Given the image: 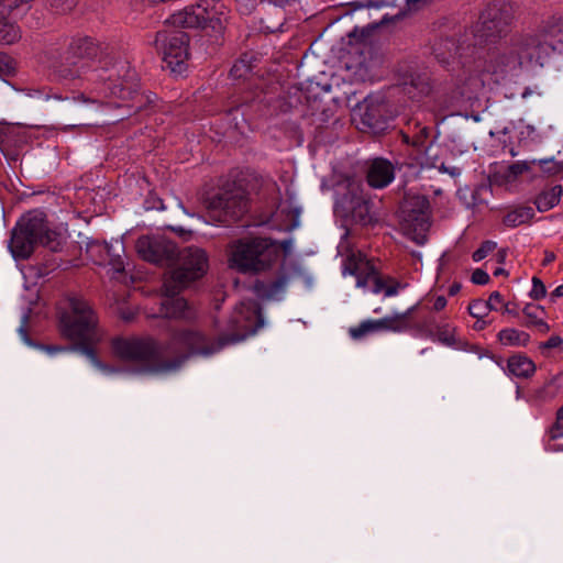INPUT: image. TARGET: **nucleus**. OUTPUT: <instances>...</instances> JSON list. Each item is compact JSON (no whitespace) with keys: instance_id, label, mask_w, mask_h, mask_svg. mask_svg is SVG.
<instances>
[{"instance_id":"nucleus-10","label":"nucleus","mask_w":563,"mask_h":563,"mask_svg":"<svg viewBox=\"0 0 563 563\" xmlns=\"http://www.w3.org/2000/svg\"><path fill=\"white\" fill-rule=\"evenodd\" d=\"M429 201L424 196L407 194L396 212L401 231L418 245L427 242Z\"/></svg>"},{"instance_id":"nucleus-1","label":"nucleus","mask_w":563,"mask_h":563,"mask_svg":"<svg viewBox=\"0 0 563 563\" xmlns=\"http://www.w3.org/2000/svg\"><path fill=\"white\" fill-rule=\"evenodd\" d=\"M562 26L516 33L488 54L484 70L496 84L518 77L523 70L544 68L554 57H563Z\"/></svg>"},{"instance_id":"nucleus-22","label":"nucleus","mask_w":563,"mask_h":563,"mask_svg":"<svg viewBox=\"0 0 563 563\" xmlns=\"http://www.w3.org/2000/svg\"><path fill=\"white\" fill-rule=\"evenodd\" d=\"M507 368L509 374L520 378H528L536 372V365L532 360L522 354L510 356L507 362Z\"/></svg>"},{"instance_id":"nucleus-47","label":"nucleus","mask_w":563,"mask_h":563,"mask_svg":"<svg viewBox=\"0 0 563 563\" xmlns=\"http://www.w3.org/2000/svg\"><path fill=\"white\" fill-rule=\"evenodd\" d=\"M37 347L44 352H46L48 355L53 356L57 353L67 351L66 347L56 346V345H37Z\"/></svg>"},{"instance_id":"nucleus-56","label":"nucleus","mask_w":563,"mask_h":563,"mask_svg":"<svg viewBox=\"0 0 563 563\" xmlns=\"http://www.w3.org/2000/svg\"><path fill=\"white\" fill-rule=\"evenodd\" d=\"M19 332H20L22 340L24 341L25 344H27L30 346L33 345L23 327H20Z\"/></svg>"},{"instance_id":"nucleus-24","label":"nucleus","mask_w":563,"mask_h":563,"mask_svg":"<svg viewBox=\"0 0 563 563\" xmlns=\"http://www.w3.org/2000/svg\"><path fill=\"white\" fill-rule=\"evenodd\" d=\"M497 339L505 346H527L530 334L516 328H506L498 332Z\"/></svg>"},{"instance_id":"nucleus-19","label":"nucleus","mask_w":563,"mask_h":563,"mask_svg":"<svg viewBox=\"0 0 563 563\" xmlns=\"http://www.w3.org/2000/svg\"><path fill=\"white\" fill-rule=\"evenodd\" d=\"M396 85L410 87L418 91L419 95H428L430 92L429 78L426 76L417 75L409 70L406 66V70L401 73L399 69L395 70Z\"/></svg>"},{"instance_id":"nucleus-52","label":"nucleus","mask_w":563,"mask_h":563,"mask_svg":"<svg viewBox=\"0 0 563 563\" xmlns=\"http://www.w3.org/2000/svg\"><path fill=\"white\" fill-rule=\"evenodd\" d=\"M386 5V0H377V1H368L367 2V7L368 8H375V9H379V8H383Z\"/></svg>"},{"instance_id":"nucleus-32","label":"nucleus","mask_w":563,"mask_h":563,"mask_svg":"<svg viewBox=\"0 0 563 563\" xmlns=\"http://www.w3.org/2000/svg\"><path fill=\"white\" fill-rule=\"evenodd\" d=\"M468 313L475 319H484L492 310L485 300L474 299L468 305Z\"/></svg>"},{"instance_id":"nucleus-29","label":"nucleus","mask_w":563,"mask_h":563,"mask_svg":"<svg viewBox=\"0 0 563 563\" xmlns=\"http://www.w3.org/2000/svg\"><path fill=\"white\" fill-rule=\"evenodd\" d=\"M522 312L528 319V321L525 323V325L536 327V328L540 329L542 332L549 331V325L543 320L544 310L541 306L528 303L523 308Z\"/></svg>"},{"instance_id":"nucleus-8","label":"nucleus","mask_w":563,"mask_h":563,"mask_svg":"<svg viewBox=\"0 0 563 563\" xmlns=\"http://www.w3.org/2000/svg\"><path fill=\"white\" fill-rule=\"evenodd\" d=\"M279 260L278 242L267 238L240 239L228 246V265L242 274L271 269Z\"/></svg>"},{"instance_id":"nucleus-34","label":"nucleus","mask_w":563,"mask_h":563,"mask_svg":"<svg viewBox=\"0 0 563 563\" xmlns=\"http://www.w3.org/2000/svg\"><path fill=\"white\" fill-rule=\"evenodd\" d=\"M533 164H537V159L517 161L508 166V173L514 177H518L519 175L529 172Z\"/></svg>"},{"instance_id":"nucleus-64","label":"nucleus","mask_w":563,"mask_h":563,"mask_svg":"<svg viewBox=\"0 0 563 563\" xmlns=\"http://www.w3.org/2000/svg\"><path fill=\"white\" fill-rule=\"evenodd\" d=\"M388 5H389V8H395L396 7V4L394 3L393 0H389Z\"/></svg>"},{"instance_id":"nucleus-45","label":"nucleus","mask_w":563,"mask_h":563,"mask_svg":"<svg viewBox=\"0 0 563 563\" xmlns=\"http://www.w3.org/2000/svg\"><path fill=\"white\" fill-rule=\"evenodd\" d=\"M503 301V296L499 291H494L490 294L488 300H486V303L488 305L490 310H497V305Z\"/></svg>"},{"instance_id":"nucleus-7","label":"nucleus","mask_w":563,"mask_h":563,"mask_svg":"<svg viewBox=\"0 0 563 563\" xmlns=\"http://www.w3.org/2000/svg\"><path fill=\"white\" fill-rule=\"evenodd\" d=\"M111 349L115 357L137 365L140 373L166 375L179 369L180 362L166 360V345L150 336L114 338Z\"/></svg>"},{"instance_id":"nucleus-60","label":"nucleus","mask_w":563,"mask_h":563,"mask_svg":"<svg viewBox=\"0 0 563 563\" xmlns=\"http://www.w3.org/2000/svg\"><path fill=\"white\" fill-rule=\"evenodd\" d=\"M394 168H393V165L391 163L389 162V178H388V181L389 184L394 180Z\"/></svg>"},{"instance_id":"nucleus-12","label":"nucleus","mask_w":563,"mask_h":563,"mask_svg":"<svg viewBox=\"0 0 563 563\" xmlns=\"http://www.w3.org/2000/svg\"><path fill=\"white\" fill-rule=\"evenodd\" d=\"M203 205L209 217L218 223L238 220L246 211V197L242 189H224L207 198Z\"/></svg>"},{"instance_id":"nucleus-44","label":"nucleus","mask_w":563,"mask_h":563,"mask_svg":"<svg viewBox=\"0 0 563 563\" xmlns=\"http://www.w3.org/2000/svg\"><path fill=\"white\" fill-rule=\"evenodd\" d=\"M407 286L408 285L406 283H401L389 277V297L397 295L400 289H405Z\"/></svg>"},{"instance_id":"nucleus-33","label":"nucleus","mask_w":563,"mask_h":563,"mask_svg":"<svg viewBox=\"0 0 563 563\" xmlns=\"http://www.w3.org/2000/svg\"><path fill=\"white\" fill-rule=\"evenodd\" d=\"M537 164H539L542 172L549 176L563 172V162H556L554 158L537 159Z\"/></svg>"},{"instance_id":"nucleus-21","label":"nucleus","mask_w":563,"mask_h":563,"mask_svg":"<svg viewBox=\"0 0 563 563\" xmlns=\"http://www.w3.org/2000/svg\"><path fill=\"white\" fill-rule=\"evenodd\" d=\"M366 180L369 187L382 189L387 186V159L378 157L371 161Z\"/></svg>"},{"instance_id":"nucleus-59","label":"nucleus","mask_w":563,"mask_h":563,"mask_svg":"<svg viewBox=\"0 0 563 563\" xmlns=\"http://www.w3.org/2000/svg\"><path fill=\"white\" fill-rule=\"evenodd\" d=\"M554 254L553 253H547L545 254V257H544V264H549L551 263L553 260H554Z\"/></svg>"},{"instance_id":"nucleus-16","label":"nucleus","mask_w":563,"mask_h":563,"mask_svg":"<svg viewBox=\"0 0 563 563\" xmlns=\"http://www.w3.org/2000/svg\"><path fill=\"white\" fill-rule=\"evenodd\" d=\"M363 123L372 130L383 129L387 113V92L378 90L369 93L363 102Z\"/></svg>"},{"instance_id":"nucleus-28","label":"nucleus","mask_w":563,"mask_h":563,"mask_svg":"<svg viewBox=\"0 0 563 563\" xmlns=\"http://www.w3.org/2000/svg\"><path fill=\"white\" fill-rule=\"evenodd\" d=\"M455 333L456 328L449 322L439 323L434 328V339L445 346H459V339Z\"/></svg>"},{"instance_id":"nucleus-23","label":"nucleus","mask_w":563,"mask_h":563,"mask_svg":"<svg viewBox=\"0 0 563 563\" xmlns=\"http://www.w3.org/2000/svg\"><path fill=\"white\" fill-rule=\"evenodd\" d=\"M103 249L109 256V266L112 271V278H120V275H122L125 269L124 261L120 254V252L124 251L122 243L115 241L111 244H104Z\"/></svg>"},{"instance_id":"nucleus-39","label":"nucleus","mask_w":563,"mask_h":563,"mask_svg":"<svg viewBox=\"0 0 563 563\" xmlns=\"http://www.w3.org/2000/svg\"><path fill=\"white\" fill-rule=\"evenodd\" d=\"M258 0H234L235 9L241 15H250L257 7Z\"/></svg>"},{"instance_id":"nucleus-61","label":"nucleus","mask_w":563,"mask_h":563,"mask_svg":"<svg viewBox=\"0 0 563 563\" xmlns=\"http://www.w3.org/2000/svg\"><path fill=\"white\" fill-rule=\"evenodd\" d=\"M428 134H429V130L427 128L421 129V131L419 133V135H421L424 141L428 137Z\"/></svg>"},{"instance_id":"nucleus-48","label":"nucleus","mask_w":563,"mask_h":563,"mask_svg":"<svg viewBox=\"0 0 563 563\" xmlns=\"http://www.w3.org/2000/svg\"><path fill=\"white\" fill-rule=\"evenodd\" d=\"M446 305H448L446 298L444 296H438L433 301L432 310L441 311L446 307Z\"/></svg>"},{"instance_id":"nucleus-30","label":"nucleus","mask_w":563,"mask_h":563,"mask_svg":"<svg viewBox=\"0 0 563 563\" xmlns=\"http://www.w3.org/2000/svg\"><path fill=\"white\" fill-rule=\"evenodd\" d=\"M434 0H405V5L395 13L389 12V23L406 18L432 3Z\"/></svg>"},{"instance_id":"nucleus-46","label":"nucleus","mask_w":563,"mask_h":563,"mask_svg":"<svg viewBox=\"0 0 563 563\" xmlns=\"http://www.w3.org/2000/svg\"><path fill=\"white\" fill-rule=\"evenodd\" d=\"M27 96L41 100H49L52 98V96L48 92L41 89H31L29 90Z\"/></svg>"},{"instance_id":"nucleus-6","label":"nucleus","mask_w":563,"mask_h":563,"mask_svg":"<svg viewBox=\"0 0 563 563\" xmlns=\"http://www.w3.org/2000/svg\"><path fill=\"white\" fill-rule=\"evenodd\" d=\"M178 264L166 275L163 284L164 298L161 300L159 317L192 320L194 309L178 292L203 277L209 268L207 252L198 246H187L178 252Z\"/></svg>"},{"instance_id":"nucleus-57","label":"nucleus","mask_w":563,"mask_h":563,"mask_svg":"<svg viewBox=\"0 0 563 563\" xmlns=\"http://www.w3.org/2000/svg\"><path fill=\"white\" fill-rule=\"evenodd\" d=\"M506 256H507V251L506 250H499L496 254V257H497V262L498 263H504L505 260H506Z\"/></svg>"},{"instance_id":"nucleus-55","label":"nucleus","mask_w":563,"mask_h":563,"mask_svg":"<svg viewBox=\"0 0 563 563\" xmlns=\"http://www.w3.org/2000/svg\"><path fill=\"white\" fill-rule=\"evenodd\" d=\"M488 325V322L484 319H477V321L474 323L475 330H484Z\"/></svg>"},{"instance_id":"nucleus-26","label":"nucleus","mask_w":563,"mask_h":563,"mask_svg":"<svg viewBox=\"0 0 563 563\" xmlns=\"http://www.w3.org/2000/svg\"><path fill=\"white\" fill-rule=\"evenodd\" d=\"M534 217V210L531 207L520 206L508 211L504 218L503 223L509 228H516L530 222Z\"/></svg>"},{"instance_id":"nucleus-41","label":"nucleus","mask_w":563,"mask_h":563,"mask_svg":"<svg viewBox=\"0 0 563 563\" xmlns=\"http://www.w3.org/2000/svg\"><path fill=\"white\" fill-rule=\"evenodd\" d=\"M471 279L475 285H486L489 283L490 277L485 271L476 268L473 272Z\"/></svg>"},{"instance_id":"nucleus-51","label":"nucleus","mask_w":563,"mask_h":563,"mask_svg":"<svg viewBox=\"0 0 563 563\" xmlns=\"http://www.w3.org/2000/svg\"><path fill=\"white\" fill-rule=\"evenodd\" d=\"M279 250L283 249L285 253H289L292 247L291 240H285L280 244L278 243Z\"/></svg>"},{"instance_id":"nucleus-58","label":"nucleus","mask_w":563,"mask_h":563,"mask_svg":"<svg viewBox=\"0 0 563 563\" xmlns=\"http://www.w3.org/2000/svg\"><path fill=\"white\" fill-rule=\"evenodd\" d=\"M501 275H507V272L503 267H497L494 271V276H501Z\"/></svg>"},{"instance_id":"nucleus-62","label":"nucleus","mask_w":563,"mask_h":563,"mask_svg":"<svg viewBox=\"0 0 563 563\" xmlns=\"http://www.w3.org/2000/svg\"><path fill=\"white\" fill-rule=\"evenodd\" d=\"M398 133L402 136V141L408 144L409 143V136L407 134H404L401 131H399Z\"/></svg>"},{"instance_id":"nucleus-36","label":"nucleus","mask_w":563,"mask_h":563,"mask_svg":"<svg viewBox=\"0 0 563 563\" xmlns=\"http://www.w3.org/2000/svg\"><path fill=\"white\" fill-rule=\"evenodd\" d=\"M33 0H0V5L10 12L24 11L30 8Z\"/></svg>"},{"instance_id":"nucleus-5","label":"nucleus","mask_w":563,"mask_h":563,"mask_svg":"<svg viewBox=\"0 0 563 563\" xmlns=\"http://www.w3.org/2000/svg\"><path fill=\"white\" fill-rule=\"evenodd\" d=\"M58 319L62 334L85 344L80 352L97 371L104 376L121 372L119 367L102 362L91 347L103 340L104 332L98 325V318L85 299L77 296L66 298L58 307Z\"/></svg>"},{"instance_id":"nucleus-2","label":"nucleus","mask_w":563,"mask_h":563,"mask_svg":"<svg viewBox=\"0 0 563 563\" xmlns=\"http://www.w3.org/2000/svg\"><path fill=\"white\" fill-rule=\"evenodd\" d=\"M98 45L91 37H75L69 44L67 62L71 67L59 69L65 79L82 78L96 84L95 91L99 96L113 97L128 101L137 96L139 79L136 73L124 59L99 60Z\"/></svg>"},{"instance_id":"nucleus-50","label":"nucleus","mask_w":563,"mask_h":563,"mask_svg":"<svg viewBox=\"0 0 563 563\" xmlns=\"http://www.w3.org/2000/svg\"><path fill=\"white\" fill-rule=\"evenodd\" d=\"M412 146H415L416 148L418 150H421L424 147V140L422 139L421 135H417L413 140H412Z\"/></svg>"},{"instance_id":"nucleus-43","label":"nucleus","mask_w":563,"mask_h":563,"mask_svg":"<svg viewBox=\"0 0 563 563\" xmlns=\"http://www.w3.org/2000/svg\"><path fill=\"white\" fill-rule=\"evenodd\" d=\"M385 23H387V13L382 15L378 23H372V24H368L366 27H364L362 30V35L368 36L373 31H375L376 29H378L380 25H383Z\"/></svg>"},{"instance_id":"nucleus-54","label":"nucleus","mask_w":563,"mask_h":563,"mask_svg":"<svg viewBox=\"0 0 563 563\" xmlns=\"http://www.w3.org/2000/svg\"><path fill=\"white\" fill-rule=\"evenodd\" d=\"M559 297H563V284L562 285H559L552 292H551V298L554 299V298H559Z\"/></svg>"},{"instance_id":"nucleus-3","label":"nucleus","mask_w":563,"mask_h":563,"mask_svg":"<svg viewBox=\"0 0 563 563\" xmlns=\"http://www.w3.org/2000/svg\"><path fill=\"white\" fill-rule=\"evenodd\" d=\"M229 9L219 0H202L175 12L165 20L164 27L155 34L152 44L162 55L172 73L181 75L187 69L189 37L180 29L210 26L221 32L228 21Z\"/></svg>"},{"instance_id":"nucleus-27","label":"nucleus","mask_w":563,"mask_h":563,"mask_svg":"<svg viewBox=\"0 0 563 563\" xmlns=\"http://www.w3.org/2000/svg\"><path fill=\"white\" fill-rule=\"evenodd\" d=\"M562 194L561 185H555L551 189L542 191L534 200L538 211L545 212L554 208L560 202Z\"/></svg>"},{"instance_id":"nucleus-15","label":"nucleus","mask_w":563,"mask_h":563,"mask_svg":"<svg viewBox=\"0 0 563 563\" xmlns=\"http://www.w3.org/2000/svg\"><path fill=\"white\" fill-rule=\"evenodd\" d=\"M344 68L347 73L346 78L351 81H373L383 77V60L377 57L365 59L362 55L355 60H344Z\"/></svg>"},{"instance_id":"nucleus-9","label":"nucleus","mask_w":563,"mask_h":563,"mask_svg":"<svg viewBox=\"0 0 563 563\" xmlns=\"http://www.w3.org/2000/svg\"><path fill=\"white\" fill-rule=\"evenodd\" d=\"M37 243L57 252L63 245V236L48 229L42 212L34 211L22 218L13 228L9 250L14 258L25 260L30 257Z\"/></svg>"},{"instance_id":"nucleus-4","label":"nucleus","mask_w":563,"mask_h":563,"mask_svg":"<svg viewBox=\"0 0 563 563\" xmlns=\"http://www.w3.org/2000/svg\"><path fill=\"white\" fill-rule=\"evenodd\" d=\"M260 317V308L253 300L242 301L235 309L232 327L243 330L242 333L221 335L210 339L198 330H181L173 333L166 344L170 361H178L179 367L191 356L209 357L229 344L239 343L255 333L252 322Z\"/></svg>"},{"instance_id":"nucleus-38","label":"nucleus","mask_w":563,"mask_h":563,"mask_svg":"<svg viewBox=\"0 0 563 563\" xmlns=\"http://www.w3.org/2000/svg\"><path fill=\"white\" fill-rule=\"evenodd\" d=\"M15 71V62L4 53L0 52V77L10 76Z\"/></svg>"},{"instance_id":"nucleus-37","label":"nucleus","mask_w":563,"mask_h":563,"mask_svg":"<svg viewBox=\"0 0 563 563\" xmlns=\"http://www.w3.org/2000/svg\"><path fill=\"white\" fill-rule=\"evenodd\" d=\"M532 288L529 292V296L534 300H540L547 296V288L543 284V282L537 277H532Z\"/></svg>"},{"instance_id":"nucleus-35","label":"nucleus","mask_w":563,"mask_h":563,"mask_svg":"<svg viewBox=\"0 0 563 563\" xmlns=\"http://www.w3.org/2000/svg\"><path fill=\"white\" fill-rule=\"evenodd\" d=\"M497 247V243L490 240L484 241L481 246L472 254V258L474 262H481L484 260L489 253H492Z\"/></svg>"},{"instance_id":"nucleus-18","label":"nucleus","mask_w":563,"mask_h":563,"mask_svg":"<svg viewBox=\"0 0 563 563\" xmlns=\"http://www.w3.org/2000/svg\"><path fill=\"white\" fill-rule=\"evenodd\" d=\"M385 330H387V317L364 320L358 325L351 327L349 334L353 340L360 341Z\"/></svg>"},{"instance_id":"nucleus-20","label":"nucleus","mask_w":563,"mask_h":563,"mask_svg":"<svg viewBox=\"0 0 563 563\" xmlns=\"http://www.w3.org/2000/svg\"><path fill=\"white\" fill-rule=\"evenodd\" d=\"M9 10L0 5V44L12 45L22 37L20 26L9 19Z\"/></svg>"},{"instance_id":"nucleus-53","label":"nucleus","mask_w":563,"mask_h":563,"mask_svg":"<svg viewBox=\"0 0 563 563\" xmlns=\"http://www.w3.org/2000/svg\"><path fill=\"white\" fill-rule=\"evenodd\" d=\"M461 290V284L459 283H453L450 287H449V295L450 296H455L456 294H459Z\"/></svg>"},{"instance_id":"nucleus-31","label":"nucleus","mask_w":563,"mask_h":563,"mask_svg":"<svg viewBox=\"0 0 563 563\" xmlns=\"http://www.w3.org/2000/svg\"><path fill=\"white\" fill-rule=\"evenodd\" d=\"M252 71L251 59L247 55L236 60L230 70L231 77L234 79L245 78Z\"/></svg>"},{"instance_id":"nucleus-42","label":"nucleus","mask_w":563,"mask_h":563,"mask_svg":"<svg viewBox=\"0 0 563 563\" xmlns=\"http://www.w3.org/2000/svg\"><path fill=\"white\" fill-rule=\"evenodd\" d=\"M563 344V339L560 335H552L545 342L540 344L541 350H550L560 347Z\"/></svg>"},{"instance_id":"nucleus-13","label":"nucleus","mask_w":563,"mask_h":563,"mask_svg":"<svg viewBox=\"0 0 563 563\" xmlns=\"http://www.w3.org/2000/svg\"><path fill=\"white\" fill-rule=\"evenodd\" d=\"M300 275L301 268L298 265H294L289 271L283 268L279 275L273 280H257L254 284V291L262 299L280 301L285 298L290 282Z\"/></svg>"},{"instance_id":"nucleus-11","label":"nucleus","mask_w":563,"mask_h":563,"mask_svg":"<svg viewBox=\"0 0 563 563\" xmlns=\"http://www.w3.org/2000/svg\"><path fill=\"white\" fill-rule=\"evenodd\" d=\"M512 23L514 13L509 4L492 3L482 12L475 36L483 42H496L511 31Z\"/></svg>"},{"instance_id":"nucleus-14","label":"nucleus","mask_w":563,"mask_h":563,"mask_svg":"<svg viewBox=\"0 0 563 563\" xmlns=\"http://www.w3.org/2000/svg\"><path fill=\"white\" fill-rule=\"evenodd\" d=\"M135 249L144 261L161 264L175 254V245L165 239L143 235L137 239Z\"/></svg>"},{"instance_id":"nucleus-40","label":"nucleus","mask_w":563,"mask_h":563,"mask_svg":"<svg viewBox=\"0 0 563 563\" xmlns=\"http://www.w3.org/2000/svg\"><path fill=\"white\" fill-rule=\"evenodd\" d=\"M563 437V406L559 409L556 413L555 423L550 429V438L559 439Z\"/></svg>"},{"instance_id":"nucleus-49","label":"nucleus","mask_w":563,"mask_h":563,"mask_svg":"<svg viewBox=\"0 0 563 563\" xmlns=\"http://www.w3.org/2000/svg\"><path fill=\"white\" fill-rule=\"evenodd\" d=\"M439 169L443 173H448L449 175H451L452 177H457L461 175V168L460 167H456V166H445L444 164H441V166L439 167Z\"/></svg>"},{"instance_id":"nucleus-25","label":"nucleus","mask_w":563,"mask_h":563,"mask_svg":"<svg viewBox=\"0 0 563 563\" xmlns=\"http://www.w3.org/2000/svg\"><path fill=\"white\" fill-rule=\"evenodd\" d=\"M418 303H413L407 308L402 313L393 311L389 314V331L402 332L411 329L415 324L412 312L416 310Z\"/></svg>"},{"instance_id":"nucleus-17","label":"nucleus","mask_w":563,"mask_h":563,"mask_svg":"<svg viewBox=\"0 0 563 563\" xmlns=\"http://www.w3.org/2000/svg\"><path fill=\"white\" fill-rule=\"evenodd\" d=\"M354 274L356 275L357 287H362L374 295L382 292L387 296V285L380 279L374 264L367 261L364 271L361 272V267H357Z\"/></svg>"},{"instance_id":"nucleus-63","label":"nucleus","mask_w":563,"mask_h":563,"mask_svg":"<svg viewBox=\"0 0 563 563\" xmlns=\"http://www.w3.org/2000/svg\"><path fill=\"white\" fill-rule=\"evenodd\" d=\"M529 95H531L530 90L529 89H526L522 93V97L523 98H527Z\"/></svg>"}]
</instances>
